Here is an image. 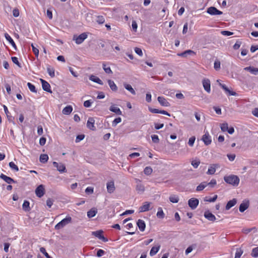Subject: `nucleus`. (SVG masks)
Returning <instances> with one entry per match:
<instances>
[{
  "instance_id": "obj_6",
  "label": "nucleus",
  "mask_w": 258,
  "mask_h": 258,
  "mask_svg": "<svg viewBox=\"0 0 258 258\" xmlns=\"http://www.w3.org/2000/svg\"><path fill=\"white\" fill-rule=\"evenodd\" d=\"M53 166L57 168V170L60 173L66 172L67 170L65 165L61 163H57L56 162H53Z\"/></svg>"
},
{
  "instance_id": "obj_39",
  "label": "nucleus",
  "mask_w": 258,
  "mask_h": 258,
  "mask_svg": "<svg viewBox=\"0 0 258 258\" xmlns=\"http://www.w3.org/2000/svg\"><path fill=\"white\" fill-rule=\"evenodd\" d=\"M165 214L161 208L158 209V211L157 213V216L159 218L163 219L164 217Z\"/></svg>"
},
{
  "instance_id": "obj_20",
  "label": "nucleus",
  "mask_w": 258,
  "mask_h": 258,
  "mask_svg": "<svg viewBox=\"0 0 258 258\" xmlns=\"http://www.w3.org/2000/svg\"><path fill=\"white\" fill-rule=\"evenodd\" d=\"M102 233L103 231L102 230L96 231L93 232V235H95L96 237L106 242L107 241V239L103 236Z\"/></svg>"
},
{
  "instance_id": "obj_30",
  "label": "nucleus",
  "mask_w": 258,
  "mask_h": 258,
  "mask_svg": "<svg viewBox=\"0 0 258 258\" xmlns=\"http://www.w3.org/2000/svg\"><path fill=\"white\" fill-rule=\"evenodd\" d=\"M72 106L71 105H68L62 109V112L63 114L69 115L72 112Z\"/></svg>"
},
{
  "instance_id": "obj_37",
  "label": "nucleus",
  "mask_w": 258,
  "mask_h": 258,
  "mask_svg": "<svg viewBox=\"0 0 258 258\" xmlns=\"http://www.w3.org/2000/svg\"><path fill=\"white\" fill-rule=\"evenodd\" d=\"M136 190H137L138 193H143L145 190L144 186L141 183L138 184L137 185Z\"/></svg>"
},
{
  "instance_id": "obj_50",
  "label": "nucleus",
  "mask_w": 258,
  "mask_h": 258,
  "mask_svg": "<svg viewBox=\"0 0 258 258\" xmlns=\"http://www.w3.org/2000/svg\"><path fill=\"white\" fill-rule=\"evenodd\" d=\"M196 140V137L192 136L189 139L188 144L189 146L192 147Z\"/></svg>"
},
{
  "instance_id": "obj_12",
  "label": "nucleus",
  "mask_w": 258,
  "mask_h": 258,
  "mask_svg": "<svg viewBox=\"0 0 258 258\" xmlns=\"http://www.w3.org/2000/svg\"><path fill=\"white\" fill-rule=\"evenodd\" d=\"M40 81L42 84V89L47 92L51 93V90L50 89V85H49V84L47 82L42 79H40Z\"/></svg>"
},
{
  "instance_id": "obj_38",
  "label": "nucleus",
  "mask_w": 258,
  "mask_h": 258,
  "mask_svg": "<svg viewBox=\"0 0 258 258\" xmlns=\"http://www.w3.org/2000/svg\"><path fill=\"white\" fill-rule=\"evenodd\" d=\"M169 200L171 203H177L179 201V198L176 195H172L169 197Z\"/></svg>"
},
{
  "instance_id": "obj_23",
  "label": "nucleus",
  "mask_w": 258,
  "mask_h": 258,
  "mask_svg": "<svg viewBox=\"0 0 258 258\" xmlns=\"http://www.w3.org/2000/svg\"><path fill=\"white\" fill-rule=\"evenodd\" d=\"M204 216L206 219L211 221H214L216 220L215 216L209 211L205 212Z\"/></svg>"
},
{
  "instance_id": "obj_5",
  "label": "nucleus",
  "mask_w": 258,
  "mask_h": 258,
  "mask_svg": "<svg viewBox=\"0 0 258 258\" xmlns=\"http://www.w3.org/2000/svg\"><path fill=\"white\" fill-rule=\"evenodd\" d=\"M202 84L204 90L208 93L211 92V82L208 79H204L202 81Z\"/></svg>"
},
{
  "instance_id": "obj_51",
  "label": "nucleus",
  "mask_w": 258,
  "mask_h": 258,
  "mask_svg": "<svg viewBox=\"0 0 258 258\" xmlns=\"http://www.w3.org/2000/svg\"><path fill=\"white\" fill-rule=\"evenodd\" d=\"M32 51L33 53H34L36 57H38L39 55V50L37 48H36L33 44H31Z\"/></svg>"
},
{
  "instance_id": "obj_28",
  "label": "nucleus",
  "mask_w": 258,
  "mask_h": 258,
  "mask_svg": "<svg viewBox=\"0 0 258 258\" xmlns=\"http://www.w3.org/2000/svg\"><path fill=\"white\" fill-rule=\"evenodd\" d=\"M89 79L91 81L95 82L99 85H102L103 84V82L98 77L95 76L94 75H91L89 77Z\"/></svg>"
},
{
  "instance_id": "obj_21",
  "label": "nucleus",
  "mask_w": 258,
  "mask_h": 258,
  "mask_svg": "<svg viewBox=\"0 0 258 258\" xmlns=\"http://www.w3.org/2000/svg\"><path fill=\"white\" fill-rule=\"evenodd\" d=\"M5 37L6 39L9 42V43L12 45L13 47L15 49V50H17V46L13 40V39L12 38V37L10 36V35L6 33L5 34Z\"/></svg>"
},
{
  "instance_id": "obj_7",
  "label": "nucleus",
  "mask_w": 258,
  "mask_h": 258,
  "mask_svg": "<svg viewBox=\"0 0 258 258\" xmlns=\"http://www.w3.org/2000/svg\"><path fill=\"white\" fill-rule=\"evenodd\" d=\"M202 140L206 145L207 146L211 144L212 142L211 137L208 131L205 132V134L203 136Z\"/></svg>"
},
{
  "instance_id": "obj_29",
  "label": "nucleus",
  "mask_w": 258,
  "mask_h": 258,
  "mask_svg": "<svg viewBox=\"0 0 258 258\" xmlns=\"http://www.w3.org/2000/svg\"><path fill=\"white\" fill-rule=\"evenodd\" d=\"M97 210L95 208H93L87 212V216L91 218L94 217L97 214Z\"/></svg>"
},
{
  "instance_id": "obj_2",
  "label": "nucleus",
  "mask_w": 258,
  "mask_h": 258,
  "mask_svg": "<svg viewBox=\"0 0 258 258\" xmlns=\"http://www.w3.org/2000/svg\"><path fill=\"white\" fill-rule=\"evenodd\" d=\"M72 221V218L70 216H67L64 219H62L58 222L55 226V229L56 230L60 229L63 228L68 224L71 223Z\"/></svg>"
},
{
  "instance_id": "obj_18",
  "label": "nucleus",
  "mask_w": 258,
  "mask_h": 258,
  "mask_svg": "<svg viewBox=\"0 0 258 258\" xmlns=\"http://www.w3.org/2000/svg\"><path fill=\"white\" fill-rule=\"evenodd\" d=\"M158 101H159L160 104L163 106L168 107L170 106V103L163 97L159 96L158 97Z\"/></svg>"
},
{
  "instance_id": "obj_17",
  "label": "nucleus",
  "mask_w": 258,
  "mask_h": 258,
  "mask_svg": "<svg viewBox=\"0 0 258 258\" xmlns=\"http://www.w3.org/2000/svg\"><path fill=\"white\" fill-rule=\"evenodd\" d=\"M249 205L248 201H243L239 206V211L240 212H243L248 208Z\"/></svg>"
},
{
  "instance_id": "obj_48",
  "label": "nucleus",
  "mask_w": 258,
  "mask_h": 258,
  "mask_svg": "<svg viewBox=\"0 0 258 258\" xmlns=\"http://www.w3.org/2000/svg\"><path fill=\"white\" fill-rule=\"evenodd\" d=\"M97 22L99 24H102L104 23L105 19L102 16H99L97 18Z\"/></svg>"
},
{
  "instance_id": "obj_57",
  "label": "nucleus",
  "mask_w": 258,
  "mask_h": 258,
  "mask_svg": "<svg viewBox=\"0 0 258 258\" xmlns=\"http://www.w3.org/2000/svg\"><path fill=\"white\" fill-rule=\"evenodd\" d=\"M92 103L93 102L90 100H86L84 102V106L85 107H89L91 106Z\"/></svg>"
},
{
  "instance_id": "obj_8",
  "label": "nucleus",
  "mask_w": 258,
  "mask_h": 258,
  "mask_svg": "<svg viewBox=\"0 0 258 258\" xmlns=\"http://www.w3.org/2000/svg\"><path fill=\"white\" fill-rule=\"evenodd\" d=\"M35 194L39 197H42L45 194V189L42 184L39 185L35 189Z\"/></svg>"
},
{
  "instance_id": "obj_64",
  "label": "nucleus",
  "mask_w": 258,
  "mask_h": 258,
  "mask_svg": "<svg viewBox=\"0 0 258 258\" xmlns=\"http://www.w3.org/2000/svg\"><path fill=\"white\" fill-rule=\"evenodd\" d=\"M252 114L254 116H256V117H258V108H254V109L252 111Z\"/></svg>"
},
{
  "instance_id": "obj_13",
  "label": "nucleus",
  "mask_w": 258,
  "mask_h": 258,
  "mask_svg": "<svg viewBox=\"0 0 258 258\" xmlns=\"http://www.w3.org/2000/svg\"><path fill=\"white\" fill-rule=\"evenodd\" d=\"M149 110L153 113H161L162 114L166 115L168 116H170V113L165 110H159L158 109L152 108L150 107H149Z\"/></svg>"
},
{
  "instance_id": "obj_61",
  "label": "nucleus",
  "mask_w": 258,
  "mask_h": 258,
  "mask_svg": "<svg viewBox=\"0 0 258 258\" xmlns=\"http://www.w3.org/2000/svg\"><path fill=\"white\" fill-rule=\"evenodd\" d=\"M85 137V136L84 135H80L77 136L76 142H79L80 141L83 140Z\"/></svg>"
},
{
  "instance_id": "obj_34",
  "label": "nucleus",
  "mask_w": 258,
  "mask_h": 258,
  "mask_svg": "<svg viewBox=\"0 0 258 258\" xmlns=\"http://www.w3.org/2000/svg\"><path fill=\"white\" fill-rule=\"evenodd\" d=\"M124 87L127 90L130 91L131 92V93L133 95L136 94V92H135V90L133 88V87H132V86L131 85L125 83V84H124Z\"/></svg>"
},
{
  "instance_id": "obj_42",
  "label": "nucleus",
  "mask_w": 258,
  "mask_h": 258,
  "mask_svg": "<svg viewBox=\"0 0 258 258\" xmlns=\"http://www.w3.org/2000/svg\"><path fill=\"white\" fill-rule=\"evenodd\" d=\"M251 255L253 257H258V246L252 249Z\"/></svg>"
},
{
  "instance_id": "obj_59",
  "label": "nucleus",
  "mask_w": 258,
  "mask_h": 258,
  "mask_svg": "<svg viewBox=\"0 0 258 258\" xmlns=\"http://www.w3.org/2000/svg\"><path fill=\"white\" fill-rule=\"evenodd\" d=\"M13 15L15 17H18L20 15L19 10L17 8L14 9L13 11Z\"/></svg>"
},
{
  "instance_id": "obj_27",
  "label": "nucleus",
  "mask_w": 258,
  "mask_h": 258,
  "mask_svg": "<svg viewBox=\"0 0 258 258\" xmlns=\"http://www.w3.org/2000/svg\"><path fill=\"white\" fill-rule=\"evenodd\" d=\"M160 248V245L159 244H158L156 246L152 247L150 251V255L151 256L155 255L158 252Z\"/></svg>"
},
{
  "instance_id": "obj_53",
  "label": "nucleus",
  "mask_w": 258,
  "mask_h": 258,
  "mask_svg": "<svg viewBox=\"0 0 258 258\" xmlns=\"http://www.w3.org/2000/svg\"><path fill=\"white\" fill-rule=\"evenodd\" d=\"M152 140L154 143H158L159 142V139L157 135H153L151 136Z\"/></svg>"
},
{
  "instance_id": "obj_25",
  "label": "nucleus",
  "mask_w": 258,
  "mask_h": 258,
  "mask_svg": "<svg viewBox=\"0 0 258 258\" xmlns=\"http://www.w3.org/2000/svg\"><path fill=\"white\" fill-rule=\"evenodd\" d=\"M236 203H237V200L236 199H233L232 200H230L228 202V203H227V204L226 205V207H225L226 210H229L231 208H232V207L235 206L236 205Z\"/></svg>"
},
{
  "instance_id": "obj_22",
  "label": "nucleus",
  "mask_w": 258,
  "mask_h": 258,
  "mask_svg": "<svg viewBox=\"0 0 258 258\" xmlns=\"http://www.w3.org/2000/svg\"><path fill=\"white\" fill-rule=\"evenodd\" d=\"M137 224L141 231L143 232L145 230L146 224L144 220L139 219L137 221Z\"/></svg>"
},
{
  "instance_id": "obj_62",
  "label": "nucleus",
  "mask_w": 258,
  "mask_h": 258,
  "mask_svg": "<svg viewBox=\"0 0 258 258\" xmlns=\"http://www.w3.org/2000/svg\"><path fill=\"white\" fill-rule=\"evenodd\" d=\"M132 28H133V30L135 32H136L137 28H138V25H137V22L135 21H133L132 22Z\"/></svg>"
},
{
  "instance_id": "obj_45",
  "label": "nucleus",
  "mask_w": 258,
  "mask_h": 258,
  "mask_svg": "<svg viewBox=\"0 0 258 258\" xmlns=\"http://www.w3.org/2000/svg\"><path fill=\"white\" fill-rule=\"evenodd\" d=\"M27 86H28V88L29 89V90L31 92H34V93L37 92V90H36L35 86L34 85H33L32 84H31V83H29V82L28 83Z\"/></svg>"
},
{
  "instance_id": "obj_52",
  "label": "nucleus",
  "mask_w": 258,
  "mask_h": 258,
  "mask_svg": "<svg viewBox=\"0 0 258 258\" xmlns=\"http://www.w3.org/2000/svg\"><path fill=\"white\" fill-rule=\"evenodd\" d=\"M207 185L214 187L217 184V181L215 179H212L210 182L207 183Z\"/></svg>"
},
{
  "instance_id": "obj_54",
  "label": "nucleus",
  "mask_w": 258,
  "mask_h": 258,
  "mask_svg": "<svg viewBox=\"0 0 258 258\" xmlns=\"http://www.w3.org/2000/svg\"><path fill=\"white\" fill-rule=\"evenodd\" d=\"M12 59V60L13 61V62L15 64H16V65H17L18 67H20L21 66H20V63L18 60V59L17 57L16 56H13L11 58Z\"/></svg>"
},
{
  "instance_id": "obj_11",
  "label": "nucleus",
  "mask_w": 258,
  "mask_h": 258,
  "mask_svg": "<svg viewBox=\"0 0 258 258\" xmlns=\"http://www.w3.org/2000/svg\"><path fill=\"white\" fill-rule=\"evenodd\" d=\"M196 55V52L194 51L193 50L188 49L186 50L181 53H178L177 55L182 57H186L187 55Z\"/></svg>"
},
{
  "instance_id": "obj_58",
  "label": "nucleus",
  "mask_w": 258,
  "mask_h": 258,
  "mask_svg": "<svg viewBox=\"0 0 258 258\" xmlns=\"http://www.w3.org/2000/svg\"><path fill=\"white\" fill-rule=\"evenodd\" d=\"M135 52L140 56H142L143 54L142 49L140 48L136 47L135 48Z\"/></svg>"
},
{
  "instance_id": "obj_35",
  "label": "nucleus",
  "mask_w": 258,
  "mask_h": 258,
  "mask_svg": "<svg viewBox=\"0 0 258 258\" xmlns=\"http://www.w3.org/2000/svg\"><path fill=\"white\" fill-rule=\"evenodd\" d=\"M207 186V182H203L201 183L196 188V190L198 191L203 190Z\"/></svg>"
},
{
  "instance_id": "obj_47",
  "label": "nucleus",
  "mask_w": 258,
  "mask_h": 258,
  "mask_svg": "<svg viewBox=\"0 0 258 258\" xmlns=\"http://www.w3.org/2000/svg\"><path fill=\"white\" fill-rule=\"evenodd\" d=\"M220 127H221V130L223 131V132H226V131H227L228 129V124L227 123L225 122V123H223L222 124H221L220 125Z\"/></svg>"
},
{
  "instance_id": "obj_19",
  "label": "nucleus",
  "mask_w": 258,
  "mask_h": 258,
  "mask_svg": "<svg viewBox=\"0 0 258 258\" xmlns=\"http://www.w3.org/2000/svg\"><path fill=\"white\" fill-rule=\"evenodd\" d=\"M114 183L113 181H110L107 183V191L111 194L115 190Z\"/></svg>"
},
{
  "instance_id": "obj_55",
  "label": "nucleus",
  "mask_w": 258,
  "mask_h": 258,
  "mask_svg": "<svg viewBox=\"0 0 258 258\" xmlns=\"http://www.w3.org/2000/svg\"><path fill=\"white\" fill-rule=\"evenodd\" d=\"M121 121V118L120 117L116 118L114 119L112 122V126H115L117 124L120 123Z\"/></svg>"
},
{
  "instance_id": "obj_46",
  "label": "nucleus",
  "mask_w": 258,
  "mask_h": 258,
  "mask_svg": "<svg viewBox=\"0 0 258 258\" xmlns=\"http://www.w3.org/2000/svg\"><path fill=\"white\" fill-rule=\"evenodd\" d=\"M153 170L151 167H146L144 170V172L146 175H150L152 173Z\"/></svg>"
},
{
  "instance_id": "obj_41",
  "label": "nucleus",
  "mask_w": 258,
  "mask_h": 258,
  "mask_svg": "<svg viewBox=\"0 0 258 258\" xmlns=\"http://www.w3.org/2000/svg\"><path fill=\"white\" fill-rule=\"evenodd\" d=\"M47 71L49 75L51 77L53 78L55 76V73H54V70L52 68L48 67L47 68Z\"/></svg>"
},
{
  "instance_id": "obj_60",
  "label": "nucleus",
  "mask_w": 258,
  "mask_h": 258,
  "mask_svg": "<svg viewBox=\"0 0 258 258\" xmlns=\"http://www.w3.org/2000/svg\"><path fill=\"white\" fill-rule=\"evenodd\" d=\"M105 253V251L103 250V249H99V250H98L97 252V254L96 255L98 256V257H101Z\"/></svg>"
},
{
  "instance_id": "obj_49",
  "label": "nucleus",
  "mask_w": 258,
  "mask_h": 258,
  "mask_svg": "<svg viewBox=\"0 0 258 258\" xmlns=\"http://www.w3.org/2000/svg\"><path fill=\"white\" fill-rule=\"evenodd\" d=\"M242 253L243 250L241 249H237L235 254V258H240Z\"/></svg>"
},
{
  "instance_id": "obj_33",
  "label": "nucleus",
  "mask_w": 258,
  "mask_h": 258,
  "mask_svg": "<svg viewBox=\"0 0 258 258\" xmlns=\"http://www.w3.org/2000/svg\"><path fill=\"white\" fill-rule=\"evenodd\" d=\"M23 210L25 211H29L30 210V203L28 201H24L22 205Z\"/></svg>"
},
{
  "instance_id": "obj_44",
  "label": "nucleus",
  "mask_w": 258,
  "mask_h": 258,
  "mask_svg": "<svg viewBox=\"0 0 258 258\" xmlns=\"http://www.w3.org/2000/svg\"><path fill=\"white\" fill-rule=\"evenodd\" d=\"M9 166L11 168V169L15 171H18L19 170V168L18 166L16 165L13 162H10L9 163Z\"/></svg>"
},
{
  "instance_id": "obj_1",
  "label": "nucleus",
  "mask_w": 258,
  "mask_h": 258,
  "mask_svg": "<svg viewBox=\"0 0 258 258\" xmlns=\"http://www.w3.org/2000/svg\"><path fill=\"white\" fill-rule=\"evenodd\" d=\"M224 181L228 184H231L234 186L238 185L240 181L239 177L237 175H230L224 177Z\"/></svg>"
},
{
  "instance_id": "obj_31",
  "label": "nucleus",
  "mask_w": 258,
  "mask_h": 258,
  "mask_svg": "<svg viewBox=\"0 0 258 258\" xmlns=\"http://www.w3.org/2000/svg\"><path fill=\"white\" fill-rule=\"evenodd\" d=\"M0 177L9 184L14 182V180L12 178L8 177L4 174H1Z\"/></svg>"
},
{
  "instance_id": "obj_26",
  "label": "nucleus",
  "mask_w": 258,
  "mask_h": 258,
  "mask_svg": "<svg viewBox=\"0 0 258 258\" xmlns=\"http://www.w3.org/2000/svg\"><path fill=\"white\" fill-rule=\"evenodd\" d=\"M244 70L249 71L250 73L255 75L258 74V68H254L253 67H247L244 68Z\"/></svg>"
},
{
  "instance_id": "obj_32",
  "label": "nucleus",
  "mask_w": 258,
  "mask_h": 258,
  "mask_svg": "<svg viewBox=\"0 0 258 258\" xmlns=\"http://www.w3.org/2000/svg\"><path fill=\"white\" fill-rule=\"evenodd\" d=\"M107 82L112 91H116L117 90V87L112 80H108Z\"/></svg>"
},
{
  "instance_id": "obj_10",
  "label": "nucleus",
  "mask_w": 258,
  "mask_h": 258,
  "mask_svg": "<svg viewBox=\"0 0 258 258\" xmlns=\"http://www.w3.org/2000/svg\"><path fill=\"white\" fill-rule=\"evenodd\" d=\"M217 82L219 83V86L227 93L229 95L236 96L237 95L235 92L230 90L225 85L221 84L219 80H217Z\"/></svg>"
},
{
  "instance_id": "obj_9",
  "label": "nucleus",
  "mask_w": 258,
  "mask_h": 258,
  "mask_svg": "<svg viewBox=\"0 0 258 258\" xmlns=\"http://www.w3.org/2000/svg\"><path fill=\"white\" fill-rule=\"evenodd\" d=\"M207 13L211 15H219L222 14V12L218 10L214 7H211L207 9Z\"/></svg>"
},
{
  "instance_id": "obj_24",
  "label": "nucleus",
  "mask_w": 258,
  "mask_h": 258,
  "mask_svg": "<svg viewBox=\"0 0 258 258\" xmlns=\"http://www.w3.org/2000/svg\"><path fill=\"white\" fill-rule=\"evenodd\" d=\"M109 110L110 111L114 112L117 115H121L122 112L120 109L115 105H112L110 107Z\"/></svg>"
},
{
  "instance_id": "obj_36",
  "label": "nucleus",
  "mask_w": 258,
  "mask_h": 258,
  "mask_svg": "<svg viewBox=\"0 0 258 258\" xmlns=\"http://www.w3.org/2000/svg\"><path fill=\"white\" fill-rule=\"evenodd\" d=\"M39 160L41 163H46L48 160V156L47 154H41L40 156Z\"/></svg>"
},
{
  "instance_id": "obj_4",
  "label": "nucleus",
  "mask_w": 258,
  "mask_h": 258,
  "mask_svg": "<svg viewBox=\"0 0 258 258\" xmlns=\"http://www.w3.org/2000/svg\"><path fill=\"white\" fill-rule=\"evenodd\" d=\"M199 204V201L198 199L192 198L188 201V205L191 209H195Z\"/></svg>"
},
{
  "instance_id": "obj_14",
  "label": "nucleus",
  "mask_w": 258,
  "mask_h": 258,
  "mask_svg": "<svg viewBox=\"0 0 258 258\" xmlns=\"http://www.w3.org/2000/svg\"><path fill=\"white\" fill-rule=\"evenodd\" d=\"M219 167V166L217 164H213L210 165L207 172V174L209 175H213L215 174L216 168H218Z\"/></svg>"
},
{
  "instance_id": "obj_56",
  "label": "nucleus",
  "mask_w": 258,
  "mask_h": 258,
  "mask_svg": "<svg viewBox=\"0 0 258 258\" xmlns=\"http://www.w3.org/2000/svg\"><path fill=\"white\" fill-rule=\"evenodd\" d=\"M220 62L219 60H216L214 62V67L216 70H218L220 68Z\"/></svg>"
},
{
  "instance_id": "obj_16",
  "label": "nucleus",
  "mask_w": 258,
  "mask_h": 258,
  "mask_svg": "<svg viewBox=\"0 0 258 258\" xmlns=\"http://www.w3.org/2000/svg\"><path fill=\"white\" fill-rule=\"evenodd\" d=\"M94 122H95V120L93 119V118H92V117L89 118V119L87 121V127L89 129H90L92 131L95 130L96 128H95V126H94Z\"/></svg>"
},
{
  "instance_id": "obj_40",
  "label": "nucleus",
  "mask_w": 258,
  "mask_h": 258,
  "mask_svg": "<svg viewBox=\"0 0 258 258\" xmlns=\"http://www.w3.org/2000/svg\"><path fill=\"white\" fill-rule=\"evenodd\" d=\"M103 69L107 74H112V72L109 66H107L105 63H103Z\"/></svg>"
},
{
  "instance_id": "obj_43",
  "label": "nucleus",
  "mask_w": 258,
  "mask_h": 258,
  "mask_svg": "<svg viewBox=\"0 0 258 258\" xmlns=\"http://www.w3.org/2000/svg\"><path fill=\"white\" fill-rule=\"evenodd\" d=\"M200 164V161L199 159H195L191 162V164L195 168H197Z\"/></svg>"
},
{
  "instance_id": "obj_3",
  "label": "nucleus",
  "mask_w": 258,
  "mask_h": 258,
  "mask_svg": "<svg viewBox=\"0 0 258 258\" xmlns=\"http://www.w3.org/2000/svg\"><path fill=\"white\" fill-rule=\"evenodd\" d=\"M87 36L86 33H83L78 36L74 35L73 40L75 41L76 44H80L87 38Z\"/></svg>"
},
{
  "instance_id": "obj_63",
  "label": "nucleus",
  "mask_w": 258,
  "mask_h": 258,
  "mask_svg": "<svg viewBox=\"0 0 258 258\" xmlns=\"http://www.w3.org/2000/svg\"><path fill=\"white\" fill-rule=\"evenodd\" d=\"M53 201L50 199H48L46 201V205L49 208L51 207V206L53 205Z\"/></svg>"
},
{
  "instance_id": "obj_15",
  "label": "nucleus",
  "mask_w": 258,
  "mask_h": 258,
  "mask_svg": "<svg viewBox=\"0 0 258 258\" xmlns=\"http://www.w3.org/2000/svg\"><path fill=\"white\" fill-rule=\"evenodd\" d=\"M151 203L148 202H144L143 205L139 208L140 212H144L150 210Z\"/></svg>"
}]
</instances>
